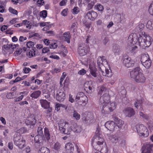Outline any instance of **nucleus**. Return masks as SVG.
Masks as SVG:
<instances>
[{"instance_id":"obj_1","label":"nucleus","mask_w":153,"mask_h":153,"mask_svg":"<svg viewBox=\"0 0 153 153\" xmlns=\"http://www.w3.org/2000/svg\"><path fill=\"white\" fill-rule=\"evenodd\" d=\"M99 70L101 72L103 76L111 77L113 75L111 69L109 67V69L106 68V66H108V63L104 56H99L97 61Z\"/></svg>"},{"instance_id":"obj_2","label":"nucleus","mask_w":153,"mask_h":153,"mask_svg":"<svg viewBox=\"0 0 153 153\" xmlns=\"http://www.w3.org/2000/svg\"><path fill=\"white\" fill-rule=\"evenodd\" d=\"M131 77L137 83H144L146 81V77L140 71L139 67L135 68L130 73Z\"/></svg>"},{"instance_id":"obj_3","label":"nucleus","mask_w":153,"mask_h":153,"mask_svg":"<svg viewBox=\"0 0 153 153\" xmlns=\"http://www.w3.org/2000/svg\"><path fill=\"white\" fill-rule=\"evenodd\" d=\"M139 36L138 40L140 46L144 49L148 48L152 42L151 37L148 35H145L144 32L140 34Z\"/></svg>"},{"instance_id":"obj_4","label":"nucleus","mask_w":153,"mask_h":153,"mask_svg":"<svg viewBox=\"0 0 153 153\" xmlns=\"http://www.w3.org/2000/svg\"><path fill=\"white\" fill-rule=\"evenodd\" d=\"M76 101L79 105L85 106L88 102V98L82 92H80L77 94Z\"/></svg>"},{"instance_id":"obj_5","label":"nucleus","mask_w":153,"mask_h":153,"mask_svg":"<svg viewBox=\"0 0 153 153\" xmlns=\"http://www.w3.org/2000/svg\"><path fill=\"white\" fill-rule=\"evenodd\" d=\"M101 111L102 114H108L116 108V105L114 102H108L106 104H103Z\"/></svg>"},{"instance_id":"obj_6","label":"nucleus","mask_w":153,"mask_h":153,"mask_svg":"<svg viewBox=\"0 0 153 153\" xmlns=\"http://www.w3.org/2000/svg\"><path fill=\"white\" fill-rule=\"evenodd\" d=\"M89 49V46L87 44L81 43L79 45L78 49V53L80 56H84L86 54L88 51Z\"/></svg>"},{"instance_id":"obj_7","label":"nucleus","mask_w":153,"mask_h":153,"mask_svg":"<svg viewBox=\"0 0 153 153\" xmlns=\"http://www.w3.org/2000/svg\"><path fill=\"white\" fill-rule=\"evenodd\" d=\"M41 106L45 109H47L45 111V113L49 115H51L50 113L52 111V108L50 106V102H48L46 100H40Z\"/></svg>"},{"instance_id":"obj_8","label":"nucleus","mask_w":153,"mask_h":153,"mask_svg":"<svg viewBox=\"0 0 153 153\" xmlns=\"http://www.w3.org/2000/svg\"><path fill=\"white\" fill-rule=\"evenodd\" d=\"M95 135L94 137V138L93 140V142H97L98 143H101L102 145L104 141V139L102 137V135L100 134V129L99 128H97L95 132Z\"/></svg>"},{"instance_id":"obj_9","label":"nucleus","mask_w":153,"mask_h":153,"mask_svg":"<svg viewBox=\"0 0 153 153\" xmlns=\"http://www.w3.org/2000/svg\"><path fill=\"white\" fill-rule=\"evenodd\" d=\"M67 129V132L66 133L67 134H69L72 131L76 133H79L81 132L82 129L80 126H78L76 123H74L72 126L68 127Z\"/></svg>"},{"instance_id":"obj_10","label":"nucleus","mask_w":153,"mask_h":153,"mask_svg":"<svg viewBox=\"0 0 153 153\" xmlns=\"http://www.w3.org/2000/svg\"><path fill=\"white\" fill-rule=\"evenodd\" d=\"M136 127L137 133L139 135L146 137L148 136V133L145 134L144 133L145 131L147 132L148 130L143 125H136Z\"/></svg>"},{"instance_id":"obj_11","label":"nucleus","mask_w":153,"mask_h":153,"mask_svg":"<svg viewBox=\"0 0 153 153\" xmlns=\"http://www.w3.org/2000/svg\"><path fill=\"white\" fill-rule=\"evenodd\" d=\"M123 60V64L127 68L133 67L134 65V61L126 55L124 56Z\"/></svg>"},{"instance_id":"obj_12","label":"nucleus","mask_w":153,"mask_h":153,"mask_svg":"<svg viewBox=\"0 0 153 153\" xmlns=\"http://www.w3.org/2000/svg\"><path fill=\"white\" fill-rule=\"evenodd\" d=\"M35 141V146L36 149H39L42 147L44 140L42 137L39 135H36L34 137Z\"/></svg>"},{"instance_id":"obj_13","label":"nucleus","mask_w":153,"mask_h":153,"mask_svg":"<svg viewBox=\"0 0 153 153\" xmlns=\"http://www.w3.org/2000/svg\"><path fill=\"white\" fill-rule=\"evenodd\" d=\"M153 144L149 143H145L142 148V153H151Z\"/></svg>"},{"instance_id":"obj_14","label":"nucleus","mask_w":153,"mask_h":153,"mask_svg":"<svg viewBox=\"0 0 153 153\" xmlns=\"http://www.w3.org/2000/svg\"><path fill=\"white\" fill-rule=\"evenodd\" d=\"M106 92V93L104 94L100 98L99 103L100 105L109 102L110 97L109 96L108 92Z\"/></svg>"},{"instance_id":"obj_15","label":"nucleus","mask_w":153,"mask_h":153,"mask_svg":"<svg viewBox=\"0 0 153 153\" xmlns=\"http://www.w3.org/2000/svg\"><path fill=\"white\" fill-rule=\"evenodd\" d=\"M36 120L34 116L28 117L25 121V123L27 125H30V128H33L35 125Z\"/></svg>"},{"instance_id":"obj_16","label":"nucleus","mask_w":153,"mask_h":153,"mask_svg":"<svg viewBox=\"0 0 153 153\" xmlns=\"http://www.w3.org/2000/svg\"><path fill=\"white\" fill-rule=\"evenodd\" d=\"M65 97V93L62 90H60L57 91L56 96V100L57 101L59 102L63 101Z\"/></svg>"},{"instance_id":"obj_17","label":"nucleus","mask_w":153,"mask_h":153,"mask_svg":"<svg viewBox=\"0 0 153 153\" xmlns=\"http://www.w3.org/2000/svg\"><path fill=\"white\" fill-rule=\"evenodd\" d=\"M123 112L126 116L129 117H131L135 114V111L134 109L130 107L126 108Z\"/></svg>"},{"instance_id":"obj_18","label":"nucleus","mask_w":153,"mask_h":153,"mask_svg":"<svg viewBox=\"0 0 153 153\" xmlns=\"http://www.w3.org/2000/svg\"><path fill=\"white\" fill-rule=\"evenodd\" d=\"M14 143L16 145L18 146L19 148L22 149L25 146V140L22 137L20 139H18V140L15 141Z\"/></svg>"},{"instance_id":"obj_19","label":"nucleus","mask_w":153,"mask_h":153,"mask_svg":"<svg viewBox=\"0 0 153 153\" xmlns=\"http://www.w3.org/2000/svg\"><path fill=\"white\" fill-rule=\"evenodd\" d=\"M115 125V123L111 121L106 122L105 124V127L108 130L111 131L114 130Z\"/></svg>"},{"instance_id":"obj_20","label":"nucleus","mask_w":153,"mask_h":153,"mask_svg":"<svg viewBox=\"0 0 153 153\" xmlns=\"http://www.w3.org/2000/svg\"><path fill=\"white\" fill-rule=\"evenodd\" d=\"M63 122V121L62 122V121H60L58 123L59 129L62 133L67 134L66 133L67 132V130H66L65 128H64L63 126L64 125L65 126L66 124H68V123L66 122H65L64 123Z\"/></svg>"},{"instance_id":"obj_21","label":"nucleus","mask_w":153,"mask_h":153,"mask_svg":"<svg viewBox=\"0 0 153 153\" xmlns=\"http://www.w3.org/2000/svg\"><path fill=\"white\" fill-rule=\"evenodd\" d=\"M113 119L115 124H116L118 128H122V126L124 124V122L116 116H114L113 117Z\"/></svg>"},{"instance_id":"obj_22","label":"nucleus","mask_w":153,"mask_h":153,"mask_svg":"<svg viewBox=\"0 0 153 153\" xmlns=\"http://www.w3.org/2000/svg\"><path fill=\"white\" fill-rule=\"evenodd\" d=\"M65 147L67 153H71L74 150L73 145L71 143H68L66 144Z\"/></svg>"},{"instance_id":"obj_23","label":"nucleus","mask_w":153,"mask_h":153,"mask_svg":"<svg viewBox=\"0 0 153 153\" xmlns=\"http://www.w3.org/2000/svg\"><path fill=\"white\" fill-rule=\"evenodd\" d=\"M89 68L91 75L94 77H96L97 76V73H96L97 69L94 66L90 65Z\"/></svg>"},{"instance_id":"obj_24","label":"nucleus","mask_w":153,"mask_h":153,"mask_svg":"<svg viewBox=\"0 0 153 153\" xmlns=\"http://www.w3.org/2000/svg\"><path fill=\"white\" fill-rule=\"evenodd\" d=\"M92 146H93L94 149L97 150L98 151H101L102 148V145L101 143H98L97 142H93L92 143Z\"/></svg>"},{"instance_id":"obj_25","label":"nucleus","mask_w":153,"mask_h":153,"mask_svg":"<svg viewBox=\"0 0 153 153\" xmlns=\"http://www.w3.org/2000/svg\"><path fill=\"white\" fill-rule=\"evenodd\" d=\"M144 25L142 23L139 24L137 26L135 29V32L136 33L140 32V33L142 32V31L144 29Z\"/></svg>"},{"instance_id":"obj_26","label":"nucleus","mask_w":153,"mask_h":153,"mask_svg":"<svg viewBox=\"0 0 153 153\" xmlns=\"http://www.w3.org/2000/svg\"><path fill=\"white\" fill-rule=\"evenodd\" d=\"M43 123V122L42 123L40 121L38 123V126H39L38 127V128L37 132L38 135H39L42 137V135H43L42 131V125L41 126V125Z\"/></svg>"},{"instance_id":"obj_27","label":"nucleus","mask_w":153,"mask_h":153,"mask_svg":"<svg viewBox=\"0 0 153 153\" xmlns=\"http://www.w3.org/2000/svg\"><path fill=\"white\" fill-rule=\"evenodd\" d=\"M36 48L35 47H33L32 49L29 51L28 52L27 51V55L29 56L30 58H31L35 56V50Z\"/></svg>"},{"instance_id":"obj_28","label":"nucleus","mask_w":153,"mask_h":153,"mask_svg":"<svg viewBox=\"0 0 153 153\" xmlns=\"http://www.w3.org/2000/svg\"><path fill=\"white\" fill-rule=\"evenodd\" d=\"M38 153H50V151L47 147L43 146L39 149Z\"/></svg>"},{"instance_id":"obj_29","label":"nucleus","mask_w":153,"mask_h":153,"mask_svg":"<svg viewBox=\"0 0 153 153\" xmlns=\"http://www.w3.org/2000/svg\"><path fill=\"white\" fill-rule=\"evenodd\" d=\"M150 59L149 56L147 53L143 54L141 56V63L145 62V61Z\"/></svg>"},{"instance_id":"obj_30","label":"nucleus","mask_w":153,"mask_h":153,"mask_svg":"<svg viewBox=\"0 0 153 153\" xmlns=\"http://www.w3.org/2000/svg\"><path fill=\"white\" fill-rule=\"evenodd\" d=\"M41 94V92L40 91H35L30 95V97L32 98L36 99L38 98Z\"/></svg>"},{"instance_id":"obj_31","label":"nucleus","mask_w":153,"mask_h":153,"mask_svg":"<svg viewBox=\"0 0 153 153\" xmlns=\"http://www.w3.org/2000/svg\"><path fill=\"white\" fill-rule=\"evenodd\" d=\"M63 36L65 38V41L68 43H70V33L69 32L64 33L63 34Z\"/></svg>"},{"instance_id":"obj_32","label":"nucleus","mask_w":153,"mask_h":153,"mask_svg":"<svg viewBox=\"0 0 153 153\" xmlns=\"http://www.w3.org/2000/svg\"><path fill=\"white\" fill-rule=\"evenodd\" d=\"M106 92H108L106 88L103 86H102L100 87L98 94L99 95H101L102 94H103L104 93H106Z\"/></svg>"},{"instance_id":"obj_33","label":"nucleus","mask_w":153,"mask_h":153,"mask_svg":"<svg viewBox=\"0 0 153 153\" xmlns=\"http://www.w3.org/2000/svg\"><path fill=\"white\" fill-rule=\"evenodd\" d=\"M151 63L152 61L150 59L148 61H145V62L142 63L143 65L146 69H148L150 67L151 65Z\"/></svg>"},{"instance_id":"obj_34","label":"nucleus","mask_w":153,"mask_h":153,"mask_svg":"<svg viewBox=\"0 0 153 153\" xmlns=\"http://www.w3.org/2000/svg\"><path fill=\"white\" fill-rule=\"evenodd\" d=\"M111 142L113 143H116L119 140L120 138L115 135H112L111 137Z\"/></svg>"},{"instance_id":"obj_35","label":"nucleus","mask_w":153,"mask_h":153,"mask_svg":"<svg viewBox=\"0 0 153 153\" xmlns=\"http://www.w3.org/2000/svg\"><path fill=\"white\" fill-rule=\"evenodd\" d=\"M143 99L142 98L139 100H137V101H136L134 103V106L137 108L138 109V106L141 105L143 102Z\"/></svg>"},{"instance_id":"obj_36","label":"nucleus","mask_w":153,"mask_h":153,"mask_svg":"<svg viewBox=\"0 0 153 153\" xmlns=\"http://www.w3.org/2000/svg\"><path fill=\"white\" fill-rule=\"evenodd\" d=\"M53 148L55 150L59 151L61 148V144L58 142H56L54 144Z\"/></svg>"},{"instance_id":"obj_37","label":"nucleus","mask_w":153,"mask_h":153,"mask_svg":"<svg viewBox=\"0 0 153 153\" xmlns=\"http://www.w3.org/2000/svg\"><path fill=\"white\" fill-rule=\"evenodd\" d=\"M113 51L115 53L118 54L120 51V47L117 45L114 46L113 48Z\"/></svg>"},{"instance_id":"obj_38","label":"nucleus","mask_w":153,"mask_h":153,"mask_svg":"<svg viewBox=\"0 0 153 153\" xmlns=\"http://www.w3.org/2000/svg\"><path fill=\"white\" fill-rule=\"evenodd\" d=\"M44 133L47 140H49L50 139V134L48 128H45Z\"/></svg>"},{"instance_id":"obj_39","label":"nucleus","mask_w":153,"mask_h":153,"mask_svg":"<svg viewBox=\"0 0 153 153\" xmlns=\"http://www.w3.org/2000/svg\"><path fill=\"white\" fill-rule=\"evenodd\" d=\"M146 27L150 30L153 29V21H149L147 22Z\"/></svg>"},{"instance_id":"obj_40","label":"nucleus","mask_w":153,"mask_h":153,"mask_svg":"<svg viewBox=\"0 0 153 153\" xmlns=\"http://www.w3.org/2000/svg\"><path fill=\"white\" fill-rule=\"evenodd\" d=\"M43 94L45 97L46 98L48 99L50 97V91L47 90H44L43 91Z\"/></svg>"},{"instance_id":"obj_41","label":"nucleus","mask_w":153,"mask_h":153,"mask_svg":"<svg viewBox=\"0 0 153 153\" xmlns=\"http://www.w3.org/2000/svg\"><path fill=\"white\" fill-rule=\"evenodd\" d=\"M129 48L131 53H135L137 51V47L136 46H134L132 47L131 46L130 47H129Z\"/></svg>"},{"instance_id":"obj_42","label":"nucleus","mask_w":153,"mask_h":153,"mask_svg":"<svg viewBox=\"0 0 153 153\" xmlns=\"http://www.w3.org/2000/svg\"><path fill=\"white\" fill-rule=\"evenodd\" d=\"M27 131V129L25 127H23L17 130L16 132L20 134H23L26 132Z\"/></svg>"},{"instance_id":"obj_43","label":"nucleus","mask_w":153,"mask_h":153,"mask_svg":"<svg viewBox=\"0 0 153 153\" xmlns=\"http://www.w3.org/2000/svg\"><path fill=\"white\" fill-rule=\"evenodd\" d=\"M22 138V137L21 134L16 132L14 136L13 141H14L15 140H17L18 139H20Z\"/></svg>"},{"instance_id":"obj_44","label":"nucleus","mask_w":153,"mask_h":153,"mask_svg":"<svg viewBox=\"0 0 153 153\" xmlns=\"http://www.w3.org/2000/svg\"><path fill=\"white\" fill-rule=\"evenodd\" d=\"M94 7L98 11H102L104 9V7L100 4L95 5Z\"/></svg>"},{"instance_id":"obj_45","label":"nucleus","mask_w":153,"mask_h":153,"mask_svg":"<svg viewBox=\"0 0 153 153\" xmlns=\"http://www.w3.org/2000/svg\"><path fill=\"white\" fill-rule=\"evenodd\" d=\"M73 117L76 120H79L80 118V115L76 111H74Z\"/></svg>"},{"instance_id":"obj_46","label":"nucleus","mask_w":153,"mask_h":153,"mask_svg":"<svg viewBox=\"0 0 153 153\" xmlns=\"http://www.w3.org/2000/svg\"><path fill=\"white\" fill-rule=\"evenodd\" d=\"M47 11L46 10H44L40 12V16L43 18H45L47 17Z\"/></svg>"},{"instance_id":"obj_47","label":"nucleus","mask_w":153,"mask_h":153,"mask_svg":"<svg viewBox=\"0 0 153 153\" xmlns=\"http://www.w3.org/2000/svg\"><path fill=\"white\" fill-rule=\"evenodd\" d=\"M118 15L120 17V19L119 20V22L120 23H123L126 21L123 15H121L120 14H118Z\"/></svg>"},{"instance_id":"obj_48","label":"nucleus","mask_w":153,"mask_h":153,"mask_svg":"<svg viewBox=\"0 0 153 153\" xmlns=\"http://www.w3.org/2000/svg\"><path fill=\"white\" fill-rule=\"evenodd\" d=\"M149 11L151 15H153V1L149 7Z\"/></svg>"},{"instance_id":"obj_49","label":"nucleus","mask_w":153,"mask_h":153,"mask_svg":"<svg viewBox=\"0 0 153 153\" xmlns=\"http://www.w3.org/2000/svg\"><path fill=\"white\" fill-rule=\"evenodd\" d=\"M34 45V43L32 41H29L27 43L26 46L27 48H31L34 47L33 46Z\"/></svg>"},{"instance_id":"obj_50","label":"nucleus","mask_w":153,"mask_h":153,"mask_svg":"<svg viewBox=\"0 0 153 153\" xmlns=\"http://www.w3.org/2000/svg\"><path fill=\"white\" fill-rule=\"evenodd\" d=\"M14 92H10L8 93L6 95L7 97L9 99L13 98L14 97Z\"/></svg>"},{"instance_id":"obj_51","label":"nucleus","mask_w":153,"mask_h":153,"mask_svg":"<svg viewBox=\"0 0 153 153\" xmlns=\"http://www.w3.org/2000/svg\"><path fill=\"white\" fill-rule=\"evenodd\" d=\"M91 11L88 12L85 15L86 18H88L92 20V16H91Z\"/></svg>"},{"instance_id":"obj_52","label":"nucleus","mask_w":153,"mask_h":153,"mask_svg":"<svg viewBox=\"0 0 153 153\" xmlns=\"http://www.w3.org/2000/svg\"><path fill=\"white\" fill-rule=\"evenodd\" d=\"M84 90L88 93H91L92 91V87L90 86L88 87L85 86Z\"/></svg>"},{"instance_id":"obj_53","label":"nucleus","mask_w":153,"mask_h":153,"mask_svg":"<svg viewBox=\"0 0 153 153\" xmlns=\"http://www.w3.org/2000/svg\"><path fill=\"white\" fill-rule=\"evenodd\" d=\"M88 3V10H90L92 8L94 5V2L91 1L90 2Z\"/></svg>"},{"instance_id":"obj_54","label":"nucleus","mask_w":153,"mask_h":153,"mask_svg":"<svg viewBox=\"0 0 153 153\" xmlns=\"http://www.w3.org/2000/svg\"><path fill=\"white\" fill-rule=\"evenodd\" d=\"M9 11L11 13L17 15L18 14L17 11L11 7H10L9 9Z\"/></svg>"},{"instance_id":"obj_55","label":"nucleus","mask_w":153,"mask_h":153,"mask_svg":"<svg viewBox=\"0 0 153 153\" xmlns=\"http://www.w3.org/2000/svg\"><path fill=\"white\" fill-rule=\"evenodd\" d=\"M87 72V71L84 69L82 68L79 70L78 72V74L80 75H83L85 74Z\"/></svg>"},{"instance_id":"obj_56","label":"nucleus","mask_w":153,"mask_h":153,"mask_svg":"<svg viewBox=\"0 0 153 153\" xmlns=\"http://www.w3.org/2000/svg\"><path fill=\"white\" fill-rule=\"evenodd\" d=\"M21 80V78L19 77H17L14 80L11 81L10 82V84H13L14 83L17 82Z\"/></svg>"},{"instance_id":"obj_57","label":"nucleus","mask_w":153,"mask_h":153,"mask_svg":"<svg viewBox=\"0 0 153 153\" xmlns=\"http://www.w3.org/2000/svg\"><path fill=\"white\" fill-rule=\"evenodd\" d=\"M91 16H92V20L95 19L97 16V13L95 12L91 11Z\"/></svg>"},{"instance_id":"obj_58","label":"nucleus","mask_w":153,"mask_h":153,"mask_svg":"<svg viewBox=\"0 0 153 153\" xmlns=\"http://www.w3.org/2000/svg\"><path fill=\"white\" fill-rule=\"evenodd\" d=\"M13 47L12 44H7L6 45H4V46L3 47V48L5 49V50H8L10 49V47Z\"/></svg>"},{"instance_id":"obj_59","label":"nucleus","mask_w":153,"mask_h":153,"mask_svg":"<svg viewBox=\"0 0 153 153\" xmlns=\"http://www.w3.org/2000/svg\"><path fill=\"white\" fill-rule=\"evenodd\" d=\"M57 47V45L56 43H51L50 45V48L51 49H54Z\"/></svg>"},{"instance_id":"obj_60","label":"nucleus","mask_w":153,"mask_h":153,"mask_svg":"<svg viewBox=\"0 0 153 153\" xmlns=\"http://www.w3.org/2000/svg\"><path fill=\"white\" fill-rule=\"evenodd\" d=\"M139 115L140 117H142L143 118L147 119H148V116L145 114H144L143 112L140 111L139 112Z\"/></svg>"},{"instance_id":"obj_61","label":"nucleus","mask_w":153,"mask_h":153,"mask_svg":"<svg viewBox=\"0 0 153 153\" xmlns=\"http://www.w3.org/2000/svg\"><path fill=\"white\" fill-rule=\"evenodd\" d=\"M24 96L23 95H22L19 97H18V98H16L14 100V101L15 102H16L18 101H19L23 99Z\"/></svg>"},{"instance_id":"obj_62","label":"nucleus","mask_w":153,"mask_h":153,"mask_svg":"<svg viewBox=\"0 0 153 153\" xmlns=\"http://www.w3.org/2000/svg\"><path fill=\"white\" fill-rule=\"evenodd\" d=\"M79 8L77 7H75L73 9V13L74 14H77L79 12L78 10Z\"/></svg>"},{"instance_id":"obj_63","label":"nucleus","mask_w":153,"mask_h":153,"mask_svg":"<svg viewBox=\"0 0 153 153\" xmlns=\"http://www.w3.org/2000/svg\"><path fill=\"white\" fill-rule=\"evenodd\" d=\"M109 39L107 37H105L102 40V42L104 45H106V43L108 42Z\"/></svg>"},{"instance_id":"obj_64","label":"nucleus","mask_w":153,"mask_h":153,"mask_svg":"<svg viewBox=\"0 0 153 153\" xmlns=\"http://www.w3.org/2000/svg\"><path fill=\"white\" fill-rule=\"evenodd\" d=\"M42 51L43 53H47L49 51V48L48 47H45L42 49Z\"/></svg>"}]
</instances>
